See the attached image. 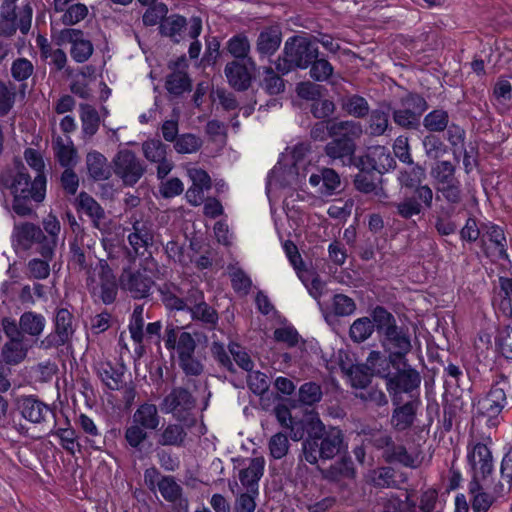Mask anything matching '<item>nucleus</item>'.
Wrapping results in <instances>:
<instances>
[{"mask_svg": "<svg viewBox=\"0 0 512 512\" xmlns=\"http://www.w3.org/2000/svg\"><path fill=\"white\" fill-rule=\"evenodd\" d=\"M187 432L185 428L176 423H169L157 435V444L161 446L182 447L185 444Z\"/></svg>", "mask_w": 512, "mask_h": 512, "instance_id": "ea45409f", "label": "nucleus"}, {"mask_svg": "<svg viewBox=\"0 0 512 512\" xmlns=\"http://www.w3.org/2000/svg\"><path fill=\"white\" fill-rule=\"evenodd\" d=\"M174 71L170 73L165 82L167 91L175 96L182 95L191 90V80L181 66H186L184 59L174 63Z\"/></svg>", "mask_w": 512, "mask_h": 512, "instance_id": "473e14b6", "label": "nucleus"}, {"mask_svg": "<svg viewBox=\"0 0 512 512\" xmlns=\"http://www.w3.org/2000/svg\"><path fill=\"white\" fill-rule=\"evenodd\" d=\"M359 172L354 177L356 190L364 194H372L379 201L388 198L387 192L382 186V176L373 170L358 168Z\"/></svg>", "mask_w": 512, "mask_h": 512, "instance_id": "a211bd4d", "label": "nucleus"}, {"mask_svg": "<svg viewBox=\"0 0 512 512\" xmlns=\"http://www.w3.org/2000/svg\"><path fill=\"white\" fill-rule=\"evenodd\" d=\"M351 385L357 389L366 388L371 382V373L365 364L352 365L347 370Z\"/></svg>", "mask_w": 512, "mask_h": 512, "instance_id": "0e129e2a", "label": "nucleus"}, {"mask_svg": "<svg viewBox=\"0 0 512 512\" xmlns=\"http://www.w3.org/2000/svg\"><path fill=\"white\" fill-rule=\"evenodd\" d=\"M363 134V128L360 122L354 120L332 121L330 122V137L341 139L346 142L356 143L355 141Z\"/></svg>", "mask_w": 512, "mask_h": 512, "instance_id": "c756f323", "label": "nucleus"}, {"mask_svg": "<svg viewBox=\"0 0 512 512\" xmlns=\"http://www.w3.org/2000/svg\"><path fill=\"white\" fill-rule=\"evenodd\" d=\"M95 270L97 271V279L92 276L87 278V286L94 297L99 298L104 304L108 305L115 301L118 285L116 277L106 261L98 262Z\"/></svg>", "mask_w": 512, "mask_h": 512, "instance_id": "39448f33", "label": "nucleus"}, {"mask_svg": "<svg viewBox=\"0 0 512 512\" xmlns=\"http://www.w3.org/2000/svg\"><path fill=\"white\" fill-rule=\"evenodd\" d=\"M310 67V77L318 82H324L328 80L334 72L332 64L326 58H319V56L313 59Z\"/></svg>", "mask_w": 512, "mask_h": 512, "instance_id": "69168bd1", "label": "nucleus"}, {"mask_svg": "<svg viewBox=\"0 0 512 512\" xmlns=\"http://www.w3.org/2000/svg\"><path fill=\"white\" fill-rule=\"evenodd\" d=\"M310 430L311 438L302 442V456L309 464H317L319 459H333L343 449L344 434L340 428L326 427L321 420L316 421Z\"/></svg>", "mask_w": 512, "mask_h": 512, "instance_id": "7ed1b4c3", "label": "nucleus"}, {"mask_svg": "<svg viewBox=\"0 0 512 512\" xmlns=\"http://www.w3.org/2000/svg\"><path fill=\"white\" fill-rule=\"evenodd\" d=\"M77 201L79 208L93 220L95 227H98V221L105 217L100 204L86 192H81Z\"/></svg>", "mask_w": 512, "mask_h": 512, "instance_id": "603ef678", "label": "nucleus"}, {"mask_svg": "<svg viewBox=\"0 0 512 512\" xmlns=\"http://www.w3.org/2000/svg\"><path fill=\"white\" fill-rule=\"evenodd\" d=\"M250 65L246 61L234 60L228 62L224 72L228 83L238 91H245L251 85Z\"/></svg>", "mask_w": 512, "mask_h": 512, "instance_id": "5701e85b", "label": "nucleus"}, {"mask_svg": "<svg viewBox=\"0 0 512 512\" xmlns=\"http://www.w3.org/2000/svg\"><path fill=\"white\" fill-rule=\"evenodd\" d=\"M144 307L136 305L131 315L129 331L131 338L136 343H142L145 337L144 333Z\"/></svg>", "mask_w": 512, "mask_h": 512, "instance_id": "680f3d73", "label": "nucleus"}, {"mask_svg": "<svg viewBox=\"0 0 512 512\" xmlns=\"http://www.w3.org/2000/svg\"><path fill=\"white\" fill-rule=\"evenodd\" d=\"M342 108L349 115L355 118H363L369 113V104L367 100L359 95H352L347 97L342 102Z\"/></svg>", "mask_w": 512, "mask_h": 512, "instance_id": "bf43d9fd", "label": "nucleus"}, {"mask_svg": "<svg viewBox=\"0 0 512 512\" xmlns=\"http://www.w3.org/2000/svg\"><path fill=\"white\" fill-rule=\"evenodd\" d=\"M262 75L260 86L269 95H278L285 90L284 80L272 67H264Z\"/></svg>", "mask_w": 512, "mask_h": 512, "instance_id": "5fc2aeb1", "label": "nucleus"}, {"mask_svg": "<svg viewBox=\"0 0 512 512\" xmlns=\"http://www.w3.org/2000/svg\"><path fill=\"white\" fill-rule=\"evenodd\" d=\"M321 476L324 480L331 483H340L345 479H353L355 477L354 463L351 458H342L336 461L327 469H320Z\"/></svg>", "mask_w": 512, "mask_h": 512, "instance_id": "c85d7f7f", "label": "nucleus"}, {"mask_svg": "<svg viewBox=\"0 0 512 512\" xmlns=\"http://www.w3.org/2000/svg\"><path fill=\"white\" fill-rule=\"evenodd\" d=\"M355 397L359 398L365 403L381 407L388 404V398L383 390L370 386L355 393Z\"/></svg>", "mask_w": 512, "mask_h": 512, "instance_id": "338daca9", "label": "nucleus"}, {"mask_svg": "<svg viewBox=\"0 0 512 512\" xmlns=\"http://www.w3.org/2000/svg\"><path fill=\"white\" fill-rule=\"evenodd\" d=\"M15 403L21 416L31 423L40 424L53 416L50 407L34 395H21Z\"/></svg>", "mask_w": 512, "mask_h": 512, "instance_id": "2eb2a0df", "label": "nucleus"}, {"mask_svg": "<svg viewBox=\"0 0 512 512\" xmlns=\"http://www.w3.org/2000/svg\"><path fill=\"white\" fill-rule=\"evenodd\" d=\"M468 489L472 495L471 507L473 512H488L505 494L504 484L500 481L493 486H489L486 481L471 480Z\"/></svg>", "mask_w": 512, "mask_h": 512, "instance_id": "0eeeda50", "label": "nucleus"}, {"mask_svg": "<svg viewBox=\"0 0 512 512\" xmlns=\"http://www.w3.org/2000/svg\"><path fill=\"white\" fill-rule=\"evenodd\" d=\"M54 324L55 335L52 337L50 343L54 346L67 344L75 332L73 314L66 308H58L56 310Z\"/></svg>", "mask_w": 512, "mask_h": 512, "instance_id": "412c9836", "label": "nucleus"}, {"mask_svg": "<svg viewBox=\"0 0 512 512\" xmlns=\"http://www.w3.org/2000/svg\"><path fill=\"white\" fill-rule=\"evenodd\" d=\"M508 381L505 376L495 381L484 398L479 400V411L488 418V426L498 424V416L507 404L506 388Z\"/></svg>", "mask_w": 512, "mask_h": 512, "instance_id": "423d86ee", "label": "nucleus"}, {"mask_svg": "<svg viewBox=\"0 0 512 512\" xmlns=\"http://www.w3.org/2000/svg\"><path fill=\"white\" fill-rule=\"evenodd\" d=\"M265 460L263 457H255L250 460L247 468L240 470L239 480L247 491L259 494V480L263 476Z\"/></svg>", "mask_w": 512, "mask_h": 512, "instance_id": "a878e982", "label": "nucleus"}, {"mask_svg": "<svg viewBox=\"0 0 512 512\" xmlns=\"http://www.w3.org/2000/svg\"><path fill=\"white\" fill-rule=\"evenodd\" d=\"M316 421H321L317 413H310L305 415L301 420H294L291 426L286 429L289 430V435L293 441H300L307 435L306 438H311V427L316 424Z\"/></svg>", "mask_w": 512, "mask_h": 512, "instance_id": "de8ad7c7", "label": "nucleus"}, {"mask_svg": "<svg viewBox=\"0 0 512 512\" xmlns=\"http://www.w3.org/2000/svg\"><path fill=\"white\" fill-rule=\"evenodd\" d=\"M164 343L168 350L176 351L178 358L194 355L196 349V342L193 336L174 325L166 327Z\"/></svg>", "mask_w": 512, "mask_h": 512, "instance_id": "dca6fc26", "label": "nucleus"}, {"mask_svg": "<svg viewBox=\"0 0 512 512\" xmlns=\"http://www.w3.org/2000/svg\"><path fill=\"white\" fill-rule=\"evenodd\" d=\"M158 489L162 497L172 503L175 512H188V500L183 496V489L174 477L163 476L158 481Z\"/></svg>", "mask_w": 512, "mask_h": 512, "instance_id": "aec40b11", "label": "nucleus"}, {"mask_svg": "<svg viewBox=\"0 0 512 512\" xmlns=\"http://www.w3.org/2000/svg\"><path fill=\"white\" fill-rule=\"evenodd\" d=\"M226 49L235 60L246 61L250 65L251 70L255 69L256 63L249 56L251 49L250 41L245 34L239 33L232 36L226 43Z\"/></svg>", "mask_w": 512, "mask_h": 512, "instance_id": "c9c22d12", "label": "nucleus"}, {"mask_svg": "<svg viewBox=\"0 0 512 512\" xmlns=\"http://www.w3.org/2000/svg\"><path fill=\"white\" fill-rule=\"evenodd\" d=\"M86 168L89 177L94 181H104L111 176V168L107 158L96 150L87 153Z\"/></svg>", "mask_w": 512, "mask_h": 512, "instance_id": "7c9ffc66", "label": "nucleus"}, {"mask_svg": "<svg viewBox=\"0 0 512 512\" xmlns=\"http://www.w3.org/2000/svg\"><path fill=\"white\" fill-rule=\"evenodd\" d=\"M201 146V138L191 133L180 135L174 142V149L180 154L195 153L201 148Z\"/></svg>", "mask_w": 512, "mask_h": 512, "instance_id": "774afa93", "label": "nucleus"}, {"mask_svg": "<svg viewBox=\"0 0 512 512\" xmlns=\"http://www.w3.org/2000/svg\"><path fill=\"white\" fill-rule=\"evenodd\" d=\"M161 301L170 311H185L189 302L187 301V290L173 283H164L159 286Z\"/></svg>", "mask_w": 512, "mask_h": 512, "instance_id": "b1692460", "label": "nucleus"}, {"mask_svg": "<svg viewBox=\"0 0 512 512\" xmlns=\"http://www.w3.org/2000/svg\"><path fill=\"white\" fill-rule=\"evenodd\" d=\"M142 151L145 158L152 163L164 160L167 157V145L158 139H149L143 142Z\"/></svg>", "mask_w": 512, "mask_h": 512, "instance_id": "052dcab7", "label": "nucleus"}, {"mask_svg": "<svg viewBox=\"0 0 512 512\" xmlns=\"http://www.w3.org/2000/svg\"><path fill=\"white\" fill-rule=\"evenodd\" d=\"M194 407V397L187 389L182 387L173 388L160 404L162 412L166 414L172 413L180 421L186 420V415Z\"/></svg>", "mask_w": 512, "mask_h": 512, "instance_id": "ddd939ff", "label": "nucleus"}, {"mask_svg": "<svg viewBox=\"0 0 512 512\" xmlns=\"http://www.w3.org/2000/svg\"><path fill=\"white\" fill-rule=\"evenodd\" d=\"M46 325L45 317L33 311L24 312L19 319V326L23 334L38 337Z\"/></svg>", "mask_w": 512, "mask_h": 512, "instance_id": "a18cd8bd", "label": "nucleus"}, {"mask_svg": "<svg viewBox=\"0 0 512 512\" xmlns=\"http://www.w3.org/2000/svg\"><path fill=\"white\" fill-rule=\"evenodd\" d=\"M400 362L402 363L403 368H397L396 372L390 373L385 380L387 391L393 398L402 393L412 392L417 389L421 383V376L419 372L412 368L406 359H403Z\"/></svg>", "mask_w": 512, "mask_h": 512, "instance_id": "9d476101", "label": "nucleus"}, {"mask_svg": "<svg viewBox=\"0 0 512 512\" xmlns=\"http://www.w3.org/2000/svg\"><path fill=\"white\" fill-rule=\"evenodd\" d=\"M133 423L139 424L147 430H156L160 424L157 406L152 403L141 404L133 414Z\"/></svg>", "mask_w": 512, "mask_h": 512, "instance_id": "58836bf2", "label": "nucleus"}, {"mask_svg": "<svg viewBox=\"0 0 512 512\" xmlns=\"http://www.w3.org/2000/svg\"><path fill=\"white\" fill-rule=\"evenodd\" d=\"M318 56V46L310 35H294L285 41L283 52L275 61V67L285 75L296 69H307Z\"/></svg>", "mask_w": 512, "mask_h": 512, "instance_id": "20e7f679", "label": "nucleus"}, {"mask_svg": "<svg viewBox=\"0 0 512 512\" xmlns=\"http://www.w3.org/2000/svg\"><path fill=\"white\" fill-rule=\"evenodd\" d=\"M322 397V388L316 382H305L298 390V402L302 405L312 406L319 403Z\"/></svg>", "mask_w": 512, "mask_h": 512, "instance_id": "4d7b16f0", "label": "nucleus"}, {"mask_svg": "<svg viewBox=\"0 0 512 512\" xmlns=\"http://www.w3.org/2000/svg\"><path fill=\"white\" fill-rule=\"evenodd\" d=\"M13 235L17 245L24 250H28L34 244H40L46 240V236L41 228L29 222L15 225Z\"/></svg>", "mask_w": 512, "mask_h": 512, "instance_id": "bb28decb", "label": "nucleus"}, {"mask_svg": "<svg viewBox=\"0 0 512 512\" xmlns=\"http://www.w3.org/2000/svg\"><path fill=\"white\" fill-rule=\"evenodd\" d=\"M282 33L279 27H265L256 40V51L261 58L270 57L279 49Z\"/></svg>", "mask_w": 512, "mask_h": 512, "instance_id": "393cba45", "label": "nucleus"}, {"mask_svg": "<svg viewBox=\"0 0 512 512\" xmlns=\"http://www.w3.org/2000/svg\"><path fill=\"white\" fill-rule=\"evenodd\" d=\"M355 166L373 170L382 176L385 172L395 168L396 161L385 146L377 145L369 148L365 155L358 157Z\"/></svg>", "mask_w": 512, "mask_h": 512, "instance_id": "4468645a", "label": "nucleus"}, {"mask_svg": "<svg viewBox=\"0 0 512 512\" xmlns=\"http://www.w3.org/2000/svg\"><path fill=\"white\" fill-rule=\"evenodd\" d=\"M398 361V358H392L390 353L386 356L380 351H371L365 365L371 375H376L386 380L391 373V366L395 367Z\"/></svg>", "mask_w": 512, "mask_h": 512, "instance_id": "2f4dec72", "label": "nucleus"}, {"mask_svg": "<svg viewBox=\"0 0 512 512\" xmlns=\"http://www.w3.org/2000/svg\"><path fill=\"white\" fill-rule=\"evenodd\" d=\"M131 224L133 231L127 237L128 242L136 254H143L153 243V232L150 224L134 216L131 217Z\"/></svg>", "mask_w": 512, "mask_h": 512, "instance_id": "4be33fe9", "label": "nucleus"}, {"mask_svg": "<svg viewBox=\"0 0 512 512\" xmlns=\"http://www.w3.org/2000/svg\"><path fill=\"white\" fill-rule=\"evenodd\" d=\"M80 120L82 138L90 140L98 131L100 116L98 111L90 104L80 105Z\"/></svg>", "mask_w": 512, "mask_h": 512, "instance_id": "e433bc0d", "label": "nucleus"}, {"mask_svg": "<svg viewBox=\"0 0 512 512\" xmlns=\"http://www.w3.org/2000/svg\"><path fill=\"white\" fill-rule=\"evenodd\" d=\"M53 151L55 158L64 168H73L77 163V150L70 137L63 139L57 136L53 140Z\"/></svg>", "mask_w": 512, "mask_h": 512, "instance_id": "72a5a7b5", "label": "nucleus"}, {"mask_svg": "<svg viewBox=\"0 0 512 512\" xmlns=\"http://www.w3.org/2000/svg\"><path fill=\"white\" fill-rule=\"evenodd\" d=\"M98 374L103 383L111 390H119L122 387L124 366H113L110 362L101 363Z\"/></svg>", "mask_w": 512, "mask_h": 512, "instance_id": "37998d69", "label": "nucleus"}, {"mask_svg": "<svg viewBox=\"0 0 512 512\" xmlns=\"http://www.w3.org/2000/svg\"><path fill=\"white\" fill-rule=\"evenodd\" d=\"M437 193L441 194L443 199L451 205L446 211L447 217H450L454 211L453 206L462 201V190L460 181H455L449 184L436 186Z\"/></svg>", "mask_w": 512, "mask_h": 512, "instance_id": "6e6d98bb", "label": "nucleus"}, {"mask_svg": "<svg viewBox=\"0 0 512 512\" xmlns=\"http://www.w3.org/2000/svg\"><path fill=\"white\" fill-rule=\"evenodd\" d=\"M389 106L372 110L369 116L368 130L372 136H381L391 129L389 126Z\"/></svg>", "mask_w": 512, "mask_h": 512, "instance_id": "49530a36", "label": "nucleus"}, {"mask_svg": "<svg viewBox=\"0 0 512 512\" xmlns=\"http://www.w3.org/2000/svg\"><path fill=\"white\" fill-rule=\"evenodd\" d=\"M483 234L481 241L486 243V238L494 248V253L501 259L508 257L506 252V237L501 227L494 224H486L482 226Z\"/></svg>", "mask_w": 512, "mask_h": 512, "instance_id": "4c0bfd02", "label": "nucleus"}, {"mask_svg": "<svg viewBox=\"0 0 512 512\" xmlns=\"http://www.w3.org/2000/svg\"><path fill=\"white\" fill-rule=\"evenodd\" d=\"M383 458L388 463H399L408 468H417L419 466V458L417 454L408 452L403 445H393L390 450L383 452Z\"/></svg>", "mask_w": 512, "mask_h": 512, "instance_id": "79ce46f5", "label": "nucleus"}, {"mask_svg": "<svg viewBox=\"0 0 512 512\" xmlns=\"http://www.w3.org/2000/svg\"><path fill=\"white\" fill-rule=\"evenodd\" d=\"M119 284L132 298L144 299L150 296L154 280L145 268H125L120 275Z\"/></svg>", "mask_w": 512, "mask_h": 512, "instance_id": "1a4fd4ad", "label": "nucleus"}, {"mask_svg": "<svg viewBox=\"0 0 512 512\" xmlns=\"http://www.w3.org/2000/svg\"><path fill=\"white\" fill-rule=\"evenodd\" d=\"M309 183L314 187L321 185L319 191L324 195H332L341 186L340 176L332 168H323L320 174H312Z\"/></svg>", "mask_w": 512, "mask_h": 512, "instance_id": "f704fd0d", "label": "nucleus"}, {"mask_svg": "<svg viewBox=\"0 0 512 512\" xmlns=\"http://www.w3.org/2000/svg\"><path fill=\"white\" fill-rule=\"evenodd\" d=\"M186 26L187 21L185 17L178 14H173L169 17H166L160 23L159 29L162 35L170 37L178 43L180 41L181 33Z\"/></svg>", "mask_w": 512, "mask_h": 512, "instance_id": "8fccbe9b", "label": "nucleus"}, {"mask_svg": "<svg viewBox=\"0 0 512 512\" xmlns=\"http://www.w3.org/2000/svg\"><path fill=\"white\" fill-rule=\"evenodd\" d=\"M380 336V342L392 358L399 361L406 359L412 349L411 335L408 327L398 326L396 318L386 308L376 306L371 313Z\"/></svg>", "mask_w": 512, "mask_h": 512, "instance_id": "f03ea898", "label": "nucleus"}, {"mask_svg": "<svg viewBox=\"0 0 512 512\" xmlns=\"http://www.w3.org/2000/svg\"><path fill=\"white\" fill-rule=\"evenodd\" d=\"M449 125L447 111L435 109L429 112L423 119V126L429 132H443Z\"/></svg>", "mask_w": 512, "mask_h": 512, "instance_id": "13d9d810", "label": "nucleus"}, {"mask_svg": "<svg viewBox=\"0 0 512 512\" xmlns=\"http://www.w3.org/2000/svg\"><path fill=\"white\" fill-rule=\"evenodd\" d=\"M71 262L77 265L81 270H86L89 273V269L93 264L95 258L94 251H85L78 242H72L70 244Z\"/></svg>", "mask_w": 512, "mask_h": 512, "instance_id": "e2e57ef3", "label": "nucleus"}, {"mask_svg": "<svg viewBox=\"0 0 512 512\" xmlns=\"http://www.w3.org/2000/svg\"><path fill=\"white\" fill-rule=\"evenodd\" d=\"M415 415V405L412 402H407L394 409L391 416V425L396 431H405L413 425Z\"/></svg>", "mask_w": 512, "mask_h": 512, "instance_id": "a19ab883", "label": "nucleus"}, {"mask_svg": "<svg viewBox=\"0 0 512 512\" xmlns=\"http://www.w3.org/2000/svg\"><path fill=\"white\" fill-rule=\"evenodd\" d=\"M356 143H350L341 139L333 138L324 147L325 155L329 158L330 164H341L342 166H355L357 158L354 157Z\"/></svg>", "mask_w": 512, "mask_h": 512, "instance_id": "6ab92c4d", "label": "nucleus"}, {"mask_svg": "<svg viewBox=\"0 0 512 512\" xmlns=\"http://www.w3.org/2000/svg\"><path fill=\"white\" fill-rule=\"evenodd\" d=\"M187 301L190 305L186 307L185 311L190 313L193 320L200 321L208 329L216 327L219 319L218 313L205 302L204 294L200 289L190 286L187 289Z\"/></svg>", "mask_w": 512, "mask_h": 512, "instance_id": "9b49d317", "label": "nucleus"}, {"mask_svg": "<svg viewBox=\"0 0 512 512\" xmlns=\"http://www.w3.org/2000/svg\"><path fill=\"white\" fill-rule=\"evenodd\" d=\"M376 329L375 322L369 317L356 319L350 326L349 336L356 343H362L367 340Z\"/></svg>", "mask_w": 512, "mask_h": 512, "instance_id": "3c124183", "label": "nucleus"}, {"mask_svg": "<svg viewBox=\"0 0 512 512\" xmlns=\"http://www.w3.org/2000/svg\"><path fill=\"white\" fill-rule=\"evenodd\" d=\"M27 348L24 345V338L8 340L2 347L1 357L3 362L9 365H16L24 360Z\"/></svg>", "mask_w": 512, "mask_h": 512, "instance_id": "c03bdc74", "label": "nucleus"}, {"mask_svg": "<svg viewBox=\"0 0 512 512\" xmlns=\"http://www.w3.org/2000/svg\"><path fill=\"white\" fill-rule=\"evenodd\" d=\"M17 97V87L11 81L0 80V117L7 116L13 109Z\"/></svg>", "mask_w": 512, "mask_h": 512, "instance_id": "864d4df0", "label": "nucleus"}, {"mask_svg": "<svg viewBox=\"0 0 512 512\" xmlns=\"http://www.w3.org/2000/svg\"><path fill=\"white\" fill-rule=\"evenodd\" d=\"M45 173L36 174L31 180L25 166L19 163L15 171L9 170L2 176V185L13 196L12 211L18 216H29L33 212L31 201L42 202L46 195Z\"/></svg>", "mask_w": 512, "mask_h": 512, "instance_id": "f257e3e1", "label": "nucleus"}, {"mask_svg": "<svg viewBox=\"0 0 512 512\" xmlns=\"http://www.w3.org/2000/svg\"><path fill=\"white\" fill-rule=\"evenodd\" d=\"M114 173L126 186L135 185L144 175L146 168L136 154L128 149L119 151L113 159Z\"/></svg>", "mask_w": 512, "mask_h": 512, "instance_id": "6e6552de", "label": "nucleus"}, {"mask_svg": "<svg viewBox=\"0 0 512 512\" xmlns=\"http://www.w3.org/2000/svg\"><path fill=\"white\" fill-rule=\"evenodd\" d=\"M456 166L447 160L437 161L431 168V176L436 186L459 181L456 176Z\"/></svg>", "mask_w": 512, "mask_h": 512, "instance_id": "09e8293b", "label": "nucleus"}, {"mask_svg": "<svg viewBox=\"0 0 512 512\" xmlns=\"http://www.w3.org/2000/svg\"><path fill=\"white\" fill-rule=\"evenodd\" d=\"M467 450V459L472 471L471 480L486 481L494 469L490 449L486 444L478 442L469 444Z\"/></svg>", "mask_w": 512, "mask_h": 512, "instance_id": "f8f14e48", "label": "nucleus"}, {"mask_svg": "<svg viewBox=\"0 0 512 512\" xmlns=\"http://www.w3.org/2000/svg\"><path fill=\"white\" fill-rule=\"evenodd\" d=\"M74 0H53L55 12H64L62 23L71 26L79 23L88 15V8L85 4H71Z\"/></svg>", "mask_w": 512, "mask_h": 512, "instance_id": "cd10ccee", "label": "nucleus"}, {"mask_svg": "<svg viewBox=\"0 0 512 512\" xmlns=\"http://www.w3.org/2000/svg\"><path fill=\"white\" fill-rule=\"evenodd\" d=\"M61 37L71 44L70 55L75 62L84 63L93 54V44L84 37L82 30L72 28L64 29L61 32Z\"/></svg>", "mask_w": 512, "mask_h": 512, "instance_id": "f3484780", "label": "nucleus"}]
</instances>
